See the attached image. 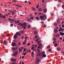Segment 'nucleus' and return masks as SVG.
Here are the masks:
<instances>
[{
  "mask_svg": "<svg viewBox=\"0 0 64 64\" xmlns=\"http://www.w3.org/2000/svg\"><path fill=\"white\" fill-rule=\"evenodd\" d=\"M40 19H42V20H43V21H44L47 18V16L46 15H44L43 16H40Z\"/></svg>",
  "mask_w": 64,
  "mask_h": 64,
  "instance_id": "obj_1",
  "label": "nucleus"
},
{
  "mask_svg": "<svg viewBox=\"0 0 64 64\" xmlns=\"http://www.w3.org/2000/svg\"><path fill=\"white\" fill-rule=\"evenodd\" d=\"M18 54V51H15L14 54H12V56H14V57H16L17 55Z\"/></svg>",
  "mask_w": 64,
  "mask_h": 64,
  "instance_id": "obj_2",
  "label": "nucleus"
},
{
  "mask_svg": "<svg viewBox=\"0 0 64 64\" xmlns=\"http://www.w3.org/2000/svg\"><path fill=\"white\" fill-rule=\"evenodd\" d=\"M45 52H42V56L44 58H45V57H46V54H45Z\"/></svg>",
  "mask_w": 64,
  "mask_h": 64,
  "instance_id": "obj_3",
  "label": "nucleus"
},
{
  "mask_svg": "<svg viewBox=\"0 0 64 64\" xmlns=\"http://www.w3.org/2000/svg\"><path fill=\"white\" fill-rule=\"evenodd\" d=\"M39 62H40V59L39 58H37L36 60V64H38Z\"/></svg>",
  "mask_w": 64,
  "mask_h": 64,
  "instance_id": "obj_4",
  "label": "nucleus"
},
{
  "mask_svg": "<svg viewBox=\"0 0 64 64\" xmlns=\"http://www.w3.org/2000/svg\"><path fill=\"white\" fill-rule=\"evenodd\" d=\"M60 36V34H56L55 36V37H57L58 38H59V37Z\"/></svg>",
  "mask_w": 64,
  "mask_h": 64,
  "instance_id": "obj_5",
  "label": "nucleus"
},
{
  "mask_svg": "<svg viewBox=\"0 0 64 64\" xmlns=\"http://www.w3.org/2000/svg\"><path fill=\"white\" fill-rule=\"evenodd\" d=\"M16 34L17 35H18V36H20V35H21V33H19L18 32H17L16 33Z\"/></svg>",
  "mask_w": 64,
  "mask_h": 64,
  "instance_id": "obj_6",
  "label": "nucleus"
},
{
  "mask_svg": "<svg viewBox=\"0 0 64 64\" xmlns=\"http://www.w3.org/2000/svg\"><path fill=\"white\" fill-rule=\"evenodd\" d=\"M11 60L13 62H16V60L15 58H12L11 59Z\"/></svg>",
  "mask_w": 64,
  "mask_h": 64,
  "instance_id": "obj_7",
  "label": "nucleus"
},
{
  "mask_svg": "<svg viewBox=\"0 0 64 64\" xmlns=\"http://www.w3.org/2000/svg\"><path fill=\"white\" fill-rule=\"evenodd\" d=\"M0 18H2L4 19V18H6V16H0Z\"/></svg>",
  "mask_w": 64,
  "mask_h": 64,
  "instance_id": "obj_8",
  "label": "nucleus"
},
{
  "mask_svg": "<svg viewBox=\"0 0 64 64\" xmlns=\"http://www.w3.org/2000/svg\"><path fill=\"white\" fill-rule=\"evenodd\" d=\"M16 43H13L12 44V46H16Z\"/></svg>",
  "mask_w": 64,
  "mask_h": 64,
  "instance_id": "obj_9",
  "label": "nucleus"
},
{
  "mask_svg": "<svg viewBox=\"0 0 64 64\" xmlns=\"http://www.w3.org/2000/svg\"><path fill=\"white\" fill-rule=\"evenodd\" d=\"M17 38V34L14 35V39H16Z\"/></svg>",
  "mask_w": 64,
  "mask_h": 64,
  "instance_id": "obj_10",
  "label": "nucleus"
},
{
  "mask_svg": "<svg viewBox=\"0 0 64 64\" xmlns=\"http://www.w3.org/2000/svg\"><path fill=\"white\" fill-rule=\"evenodd\" d=\"M18 25H20L21 26H22V27H23V24L22 23H20L18 24Z\"/></svg>",
  "mask_w": 64,
  "mask_h": 64,
  "instance_id": "obj_11",
  "label": "nucleus"
},
{
  "mask_svg": "<svg viewBox=\"0 0 64 64\" xmlns=\"http://www.w3.org/2000/svg\"><path fill=\"white\" fill-rule=\"evenodd\" d=\"M60 34L61 36L64 35V33H62L61 32H60Z\"/></svg>",
  "mask_w": 64,
  "mask_h": 64,
  "instance_id": "obj_12",
  "label": "nucleus"
},
{
  "mask_svg": "<svg viewBox=\"0 0 64 64\" xmlns=\"http://www.w3.org/2000/svg\"><path fill=\"white\" fill-rule=\"evenodd\" d=\"M36 20H40V18H39L38 17L36 16Z\"/></svg>",
  "mask_w": 64,
  "mask_h": 64,
  "instance_id": "obj_13",
  "label": "nucleus"
},
{
  "mask_svg": "<svg viewBox=\"0 0 64 64\" xmlns=\"http://www.w3.org/2000/svg\"><path fill=\"white\" fill-rule=\"evenodd\" d=\"M40 42H42L41 40H40V41H38L37 42V43L38 44H39Z\"/></svg>",
  "mask_w": 64,
  "mask_h": 64,
  "instance_id": "obj_14",
  "label": "nucleus"
},
{
  "mask_svg": "<svg viewBox=\"0 0 64 64\" xmlns=\"http://www.w3.org/2000/svg\"><path fill=\"white\" fill-rule=\"evenodd\" d=\"M38 49H42V48L40 46H38Z\"/></svg>",
  "mask_w": 64,
  "mask_h": 64,
  "instance_id": "obj_15",
  "label": "nucleus"
},
{
  "mask_svg": "<svg viewBox=\"0 0 64 64\" xmlns=\"http://www.w3.org/2000/svg\"><path fill=\"white\" fill-rule=\"evenodd\" d=\"M12 50H16V48H15L14 47H12Z\"/></svg>",
  "mask_w": 64,
  "mask_h": 64,
  "instance_id": "obj_16",
  "label": "nucleus"
},
{
  "mask_svg": "<svg viewBox=\"0 0 64 64\" xmlns=\"http://www.w3.org/2000/svg\"><path fill=\"white\" fill-rule=\"evenodd\" d=\"M42 11V9L41 8H40L38 10V11H39V12H41Z\"/></svg>",
  "mask_w": 64,
  "mask_h": 64,
  "instance_id": "obj_17",
  "label": "nucleus"
},
{
  "mask_svg": "<svg viewBox=\"0 0 64 64\" xmlns=\"http://www.w3.org/2000/svg\"><path fill=\"white\" fill-rule=\"evenodd\" d=\"M54 32L56 33H57V32H58V30H57L54 29Z\"/></svg>",
  "mask_w": 64,
  "mask_h": 64,
  "instance_id": "obj_18",
  "label": "nucleus"
},
{
  "mask_svg": "<svg viewBox=\"0 0 64 64\" xmlns=\"http://www.w3.org/2000/svg\"><path fill=\"white\" fill-rule=\"evenodd\" d=\"M54 24L55 26H57V23H54Z\"/></svg>",
  "mask_w": 64,
  "mask_h": 64,
  "instance_id": "obj_19",
  "label": "nucleus"
},
{
  "mask_svg": "<svg viewBox=\"0 0 64 64\" xmlns=\"http://www.w3.org/2000/svg\"><path fill=\"white\" fill-rule=\"evenodd\" d=\"M32 30H35V31H36V27H34V28H32Z\"/></svg>",
  "mask_w": 64,
  "mask_h": 64,
  "instance_id": "obj_20",
  "label": "nucleus"
},
{
  "mask_svg": "<svg viewBox=\"0 0 64 64\" xmlns=\"http://www.w3.org/2000/svg\"><path fill=\"white\" fill-rule=\"evenodd\" d=\"M57 22L58 23V24H60V23L59 22H60V20H57Z\"/></svg>",
  "mask_w": 64,
  "mask_h": 64,
  "instance_id": "obj_21",
  "label": "nucleus"
},
{
  "mask_svg": "<svg viewBox=\"0 0 64 64\" xmlns=\"http://www.w3.org/2000/svg\"><path fill=\"white\" fill-rule=\"evenodd\" d=\"M28 38V37L26 36L25 38V40H24V41H26V40H27V39Z\"/></svg>",
  "mask_w": 64,
  "mask_h": 64,
  "instance_id": "obj_22",
  "label": "nucleus"
},
{
  "mask_svg": "<svg viewBox=\"0 0 64 64\" xmlns=\"http://www.w3.org/2000/svg\"><path fill=\"white\" fill-rule=\"evenodd\" d=\"M44 12L45 13H46L47 12V10H46V9H44Z\"/></svg>",
  "mask_w": 64,
  "mask_h": 64,
  "instance_id": "obj_23",
  "label": "nucleus"
},
{
  "mask_svg": "<svg viewBox=\"0 0 64 64\" xmlns=\"http://www.w3.org/2000/svg\"><path fill=\"white\" fill-rule=\"evenodd\" d=\"M57 49V50L58 51H60V50H61V49L59 48H58Z\"/></svg>",
  "mask_w": 64,
  "mask_h": 64,
  "instance_id": "obj_24",
  "label": "nucleus"
},
{
  "mask_svg": "<svg viewBox=\"0 0 64 64\" xmlns=\"http://www.w3.org/2000/svg\"><path fill=\"white\" fill-rule=\"evenodd\" d=\"M14 21V18L11 19V22H13Z\"/></svg>",
  "mask_w": 64,
  "mask_h": 64,
  "instance_id": "obj_25",
  "label": "nucleus"
},
{
  "mask_svg": "<svg viewBox=\"0 0 64 64\" xmlns=\"http://www.w3.org/2000/svg\"><path fill=\"white\" fill-rule=\"evenodd\" d=\"M42 44H39V46H40V47H42Z\"/></svg>",
  "mask_w": 64,
  "mask_h": 64,
  "instance_id": "obj_26",
  "label": "nucleus"
},
{
  "mask_svg": "<svg viewBox=\"0 0 64 64\" xmlns=\"http://www.w3.org/2000/svg\"><path fill=\"white\" fill-rule=\"evenodd\" d=\"M53 40L54 41H56V38H53Z\"/></svg>",
  "mask_w": 64,
  "mask_h": 64,
  "instance_id": "obj_27",
  "label": "nucleus"
},
{
  "mask_svg": "<svg viewBox=\"0 0 64 64\" xmlns=\"http://www.w3.org/2000/svg\"><path fill=\"white\" fill-rule=\"evenodd\" d=\"M34 18V17L33 16H31L30 17V19H31L32 20Z\"/></svg>",
  "mask_w": 64,
  "mask_h": 64,
  "instance_id": "obj_28",
  "label": "nucleus"
},
{
  "mask_svg": "<svg viewBox=\"0 0 64 64\" xmlns=\"http://www.w3.org/2000/svg\"><path fill=\"white\" fill-rule=\"evenodd\" d=\"M27 20L28 21H31V19L30 18H28L27 19Z\"/></svg>",
  "mask_w": 64,
  "mask_h": 64,
  "instance_id": "obj_29",
  "label": "nucleus"
},
{
  "mask_svg": "<svg viewBox=\"0 0 64 64\" xmlns=\"http://www.w3.org/2000/svg\"><path fill=\"white\" fill-rule=\"evenodd\" d=\"M23 25H24V26H26V23H24V24H23Z\"/></svg>",
  "mask_w": 64,
  "mask_h": 64,
  "instance_id": "obj_30",
  "label": "nucleus"
},
{
  "mask_svg": "<svg viewBox=\"0 0 64 64\" xmlns=\"http://www.w3.org/2000/svg\"><path fill=\"white\" fill-rule=\"evenodd\" d=\"M26 41H25V42H23V44H24H24H25V43H26Z\"/></svg>",
  "mask_w": 64,
  "mask_h": 64,
  "instance_id": "obj_31",
  "label": "nucleus"
},
{
  "mask_svg": "<svg viewBox=\"0 0 64 64\" xmlns=\"http://www.w3.org/2000/svg\"><path fill=\"white\" fill-rule=\"evenodd\" d=\"M37 51L38 52H40V50L38 49H37Z\"/></svg>",
  "mask_w": 64,
  "mask_h": 64,
  "instance_id": "obj_32",
  "label": "nucleus"
},
{
  "mask_svg": "<svg viewBox=\"0 0 64 64\" xmlns=\"http://www.w3.org/2000/svg\"><path fill=\"white\" fill-rule=\"evenodd\" d=\"M37 31H35L34 32V34L36 35V34H37Z\"/></svg>",
  "mask_w": 64,
  "mask_h": 64,
  "instance_id": "obj_33",
  "label": "nucleus"
},
{
  "mask_svg": "<svg viewBox=\"0 0 64 64\" xmlns=\"http://www.w3.org/2000/svg\"><path fill=\"white\" fill-rule=\"evenodd\" d=\"M14 41L15 42H18V41L16 40H14Z\"/></svg>",
  "mask_w": 64,
  "mask_h": 64,
  "instance_id": "obj_34",
  "label": "nucleus"
},
{
  "mask_svg": "<svg viewBox=\"0 0 64 64\" xmlns=\"http://www.w3.org/2000/svg\"><path fill=\"white\" fill-rule=\"evenodd\" d=\"M9 12L10 13H12V12H13V11H12V10H9Z\"/></svg>",
  "mask_w": 64,
  "mask_h": 64,
  "instance_id": "obj_35",
  "label": "nucleus"
},
{
  "mask_svg": "<svg viewBox=\"0 0 64 64\" xmlns=\"http://www.w3.org/2000/svg\"><path fill=\"white\" fill-rule=\"evenodd\" d=\"M32 10L33 11H35V8H32Z\"/></svg>",
  "mask_w": 64,
  "mask_h": 64,
  "instance_id": "obj_36",
  "label": "nucleus"
},
{
  "mask_svg": "<svg viewBox=\"0 0 64 64\" xmlns=\"http://www.w3.org/2000/svg\"><path fill=\"white\" fill-rule=\"evenodd\" d=\"M56 41H54L53 42V43L54 44H55V43H56Z\"/></svg>",
  "mask_w": 64,
  "mask_h": 64,
  "instance_id": "obj_37",
  "label": "nucleus"
},
{
  "mask_svg": "<svg viewBox=\"0 0 64 64\" xmlns=\"http://www.w3.org/2000/svg\"><path fill=\"white\" fill-rule=\"evenodd\" d=\"M35 48V47H32L31 48V49L32 50H33V49H34Z\"/></svg>",
  "mask_w": 64,
  "mask_h": 64,
  "instance_id": "obj_38",
  "label": "nucleus"
},
{
  "mask_svg": "<svg viewBox=\"0 0 64 64\" xmlns=\"http://www.w3.org/2000/svg\"><path fill=\"white\" fill-rule=\"evenodd\" d=\"M38 37V36H35V39H37Z\"/></svg>",
  "mask_w": 64,
  "mask_h": 64,
  "instance_id": "obj_39",
  "label": "nucleus"
},
{
  "mask_svg": "<svg viewBox=\"0 0 64 64\" xmlns=\"http://www.w3.org/2000/svg\"><path fill=\"white\" fill-rule=\"evenodd\" d=\"M19 51L20 52L22 51V50L20 48H19Z\"/></svg>",
  "mask_w": 64,
  "mask_h": 64,
  "instance_id": "obj_40",
  "label": "nucleus"
},
{
  "mask_svg": "<svg viewBox=\"0 0 64 64\" xmlns=\"http://www.w3.org/2000/svg\"><path fill=\"white\" fill-rule=\"evenodd\" d=\"M23 28H24V29H26V27L25 26H24Z\"/></svg>",
  "mask_w": 64,
  "mask_h": 64,
  "instance_id": "obj_41",
  "label": "nucleus"
},
{
  "mask_svg": "<svg viewBox=\"0 0 64 64\" xmlns=\"http://www.w3.org/2000/svg\"><path fill=\"white\" fill-rule=\"evenodd\" d=\"M58 45V44H54L55 47H56V46H57Z\"/></svg>",
  "mask_w": 64,
  "mask_h": 64,
  "instance_id": "obj_42",
  "label": "nucleus"
},
{
  "mask_svg": "<svg viewBox=\"0 0 64 64\" xmlns=\"http://www.w3.org/2000/svg\"><path fill=\"white\" fill-rule=\"evenodd\" d=\"M23 54L24 56H25L26 55V53L25 52L24 53H23Z\"/></svg>",
  "mask_w": 64,
  "mask_h": 64,
  "instance_id": "obj_43",
  "label": "nucleus"
},
{
  "mask_svg": "<svg viewBox=\"0 0 64 64\" xmlns=\"http://www.w3.org/2000/svg\"><path fill=\"white\" fill-rule=\"evenodd\" d=\"M12 15H15V13H14V12H12Z\"/></svg>",
  "mask_w": 64,
  "mask_h": 64,
  "instance_id": "obj_44",
  "label": "nucleus"
},
{
  "mask_svg": "<svg viewBox=\"0 0 64 64\" xmlns=\"http://www.w3.org/2000/svg\"><path fill=\"white\" fill-rule=\"evenodd\" d=\"M4 44H6V41H4Z\"/></svg>",
  "mask_w": 64,
  "mask_h": 64,
  "instance_id": "obj_45",
  "label": "nucleus"
},
{
  "mask_svg": "<svg viewBox=\"0 0 64 64\" xmlns=\"http://www.w3.org/2000/svg\"><path fill=\"white\" fill-rule=\"evenodd\" d=\"M28 29H30V25H28Z\"/></svg>",
  "mask_w": 64,
  "mask_h": 64,
  "instance_id": "obj_46",
  "label": "nucleus"
},
{
  "mask_svg": "<svg viewBox=\"0 0 64 64\" xmlns=\"http://www.w3.org/2000/svg\"><path fill=\"white\" fill-rule=\"evenodd\" d=\"M38 7H39V5H38L36 6V8H38Z\"/></svg>",
  "mask_w": 64,
  "mask_h": 64,
  "instance_id": "obj_47",
  "label": "nucleus"
},
{
  "mask_svg": "<svg viewBox=\"0 0 64 64\" xmlns=\"http://www.w3.org/2000/svg\"><path fill=\"white\" fill-rule=\"evenodd\" d=\"M9 35H10V34H7L6 35V36H9Z\"/></svg>",
  "mask_w": 64,
  "mask_h": 64,
  "instance_id": "obj_48",
  "label": "nucleus"
},
{
  "mask_svg": "<svg viewBox=\"0 0 64 64\" xmlns=\"http://www.w3.org/2000/svg\"><path fill=\"white\" fill-rule=\"evenodd\" d=\"M11 19L10 18H8V21H11Z\"/></svg>",
  "mask_w": 64,
  "mask_h": 64,
  "instance_id": "obj_49",
  "label": "nucleus"
},
{
  "mask_svg": "<svg viewBox=\"0 0 64 64\" xmlns=\"http://www.w3.org/2000/svg\"><path fill=\"white\" fill-rule=\"evenodd\" d=\"M30 45V44L29 43H28V46H29Z\"/></svg>",
  "mask_w": 64,
  "mask_h": 64,
  "instance_id": "obj_50",
  "label": "nucleus"
},
{
  "mask_svg": "<svg viewBox=\"0 0 64 64\" xmlns=\"http://www.w3.org/2000/svg\"><path fill=\"white\" fill-rule=\"evenodd\" d=\"M12 64H16V63L15 62H12Z\"/></svg>",
  "mask_w": 64,
  "mask_h": 64,
  "instance_id": "obj_51",
  "label": "nucleus"
},
{
  "mask_svg": "<svg viewBox=\"0 0 64 64\" xmlns=\"http://www.w3.org/2000/svg\"><path fill=\"white\" fill-rule=\"evenodd\" d=\"M38 15H42V13H39L38 14Z\"/></svg>",
  "mask_w": 64,
  "mask_h": 64,
  "instance_id": "obj_52",
  "label": "nucleus"
},
{
  "mask_svg": "<svg viewBox=\"0 0 64 64\" xmlns=\"http://www.w3.org/2000/svg\"><path fill=\"white\" fill-rule=\"evenodd\" d=\"M16 50H17V49H18V46H16Z\"/></svg>",
  "mask_w": 64,
  "mask_h": 64,
  "instance_id": "obj_53",
  "label": "nucleus"
},
{
  "mask_svg": "<svg viewBox=\"0 0 64 64\" xmlns=\"http://www.w3.org/2000/svg\"><path fill=\"white\" fill-rule=\"evenodd\" d=\"M13 24H12L10 25V26H11V27H12V26H13Z\"/></svg>",
  "mask_w": 64,
  "mask_h": 64,
  "instance_id": "obj_54",
  "label": "nucleus"
},
{
  "mask_svg": "<svg viewBox=\"0 0 64 64\" xmlns=\"http://www.w3.org/2000/svg\"><path fill=\"white\" fill-rule=\"evenodd\" d=\"M34 52L33 51L32 52V55H33V54H34Z\"/></svg>",
  "mask_w": 64,
  "mask_h": 64,
  "instance_id": "obj_55",
  "label": "nucleus"
},
{
  "mask_svg": "<svg viewBox=\"0 0 64 64\" xmlns=\"http://www.w3.org/2000/svg\"><path fill=\"white\" fill-rule=\"evenodd\" d=\"M46 27V25H44L43 26L44 28H45Z\"/></svg>",
  "mask_w": 64,
  "mask_h": 64,
  "instance_id": "obj_56",
  "label": "nucleus"
},
{
  "mask_svg": "<svg viewBox=\"0 0 64 64\" xmlns=\"http://www.w3.org/2000/svg\"><path fill=\"white\" fill-rule=\"evenodd\" d=\"M42 0V3H44V0Z\"/></svg>",
  "mask_w": 64,
  "mask_h": 64,
  "instance_id": "obj_57",
  "label": "nucleus"
},
{
  "mask_svg": "<svg viewBox=\"0 0 64 64\" xmlns=\"http://www.w3.org/2000/svg\"><path fill=\"white\" fill-rule=\"evenodd\" d=\"M17 23H19V20H17L16 21Z\"/></svg>",
  "mask_w": 64,
  "mask_h": 64,
  "instance_id": "obj_58",
  "label": "nucleus"
},
{
  "mask_svg": "<svg viewBox=\"0 0 64 64\" xmlns=\"http://www.w3.org/2000/svg\"><path fill=\"white\" fill-rule=\"evenodd\" d=\"M18 7H22V6H21L19 5H18Z\"/></svg>",
  "mask_w": 64,
  "mask_h": 64,
  "instance_id": "obj_59",
  "label": "nucleus"
},
{
  "mask_svg": "<svg viewBox=\"0 0 64 64\" xmlns=\"http://www.w3.org/2000/svg\"><path fill=\"white\" fill-rule=\"evenodd\" d=\"M51 50H52V49L51 48H50L49 49V51L50 52L51 51Z\"/></svg>",
  "mask_w": 64,
  "mask_h": 64,
  "instance_id": "obj_60",
  "label": "nucleus"
},
{
  "mask_svg": "<svg viewBox=\"0 0 64 64\" xmlns=\"http://www.w3.org/2000/svg\"><path fill=\"white\" fill-rule=\"evenodd\" d=\"M38 41V39H37L36 40V42H37Z\"/></svg>",
  "mask_w": 64,
  "mask_h": 64,
  "instance_id": "obj_61",
  "label": "nucleus"
},
{
  "mask_svg": "<svg viewBox=\"0 0 64 64\" xmlns=\"http://www.w3.org/2000/svg\"><path fill=\"white\" fill-rule=\"evenodd\" d=\"M21 43H20V42H19L18 43V44L19 45H20Z\"/></svg>",
  "mask_w": 64,
  "mask_h": 64,
  "instance_id": "obj_62",
  "label": "nucleus"
},
{
  "mask_svg": "<svg viewBox=\"0 0 64 64\" xmlns=\"http://www.w3.org/2000/svg\"><path fill=\"white\" fill-rule=\"evenodd\" d=\"M28 51V52H31V50H29Z\"/></svg>",
  "mask_w": 64,
  "mask_h": 64,
  "instance_id": "obj_63",
  "label": "nucleus"
},
{
  "mask_svg": "<svg viewBox=\"0 0 64 64\" xmlns=\"http://www.w3.org/2000/svg\"><path fill=\"white\" fill-rule=\"evenodd\" d=\"M64 30V28H63V29H62L61 30L62 31H63V30Z\"/></svg>",
  "mask_w": 64,
  "mask_h": 64,
  "instance_id": "obj_64",
  "label": "nucleus"
}]
</instances>
